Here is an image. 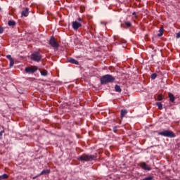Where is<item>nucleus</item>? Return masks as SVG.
<instances>
[{"mask_svg":"<svg viewBox=\"0 0 180 180\" xmlns=\"http://www.w3.org/2000/svg\"><path fill=\"white\" fill-rule=\"evenodd\" d=\"M168 96L169 98L170 102H172V103H174V102H175V96H174V94H172V93H169Z\"/></svg>","mask_w":180,"mask_h":180,"instance_id":"9d476101","label":"nucleus"},{"mask_svg":"<svg viewBox=\"0 0 180 180\" xmlns=\"http://www.w3.org/2000/svg\"><path fill=\"white\" fill-rule=\"evenodd\" d=\"M4 133H5V130H2L0 131V140L2 139V134H4Z\"/></svg>","mask_w":180,"mask_h":180,"instance_id":"b1692460","label":"nucleus"},{"mask_svg":"<svg viewBox=\"0 0 180 180\" xmlns=\"http://www.w3.org/2000/svg\"><path fill=\"white\" fill-rule=\"evenodd\" d=\"M8 178H9V176L6 174H4L0 176V180L8 179Z\"/></svg>","mask_w":180,"mask_h":180,"instance_id":"dca6fc26","label":"nucleus"},{"mask_svg":"<svg viewBox=\"0 0 180 180\" xmlns=\"http://www.w3.org/2000/svg\"><path fill=\"white\" fill-rule=\"evenodd\" d=\"M6 58H8V60H10L13 59L11 55H7Z\"/></svg>","mask_w":180,"mask_h":180,"instance_id":"a878e982","label":"nucleus"},{"mask_svg":"<svg viewBox=\"0 0 180 180\" xmlns=\"http://www.w3.org/2000/svg\"><path fill=\"white\" fill-rule=\"evenodd\" d=\"M156 106H158L160 110H162V104L160 102L156 103Z\"/></svg>","mask_w":180,"mask_h":180,"instance_id":"6ab92c4d","label":"nucleus"},{"mask_svg":"<svg viewBox=\"0 0 180 180\" xmlns=\"http://www.w3.org/2000/svg\"><path fill=\"white\" fill-rule=\"evenodd\" d=\"M69 63H71L72 64H75L76 65H78L79 64V62L72 58H70L69 59Z\"/></svg>","mask_w":180,"mask_h":180,"instance_id":"9b49d317","label":"nucleus"},{"mask_svg":"<svg viewBox=\"0 0 180 180\" xmlns=\"http://www.w3.org/2000/svg\"><path fill=\"white\" fill-rule=\"evenodd\" d=\"M8 25V26H16V22L14 20H9Z\"/></svg>","mask_w":180,"mask_h":180,"instance_id":"f3484780","label":"nucleus"},{"mask_svg":"<svg viewBox=\"0 0 180 180\" xmlns=\"http://www.w3.org/2000/svg\"><path fill=\"white\" fill-rule=\"evenodd\" d=\"M46 174H50V170L49 169H46V170H43L39 175H38V176H41V175H46Z\"/></svg>","mask_w":180,"mask_h":180,"instance_id":"ddd939ff","label":"nucleus"},{"mask_svg":"<svg viewBox=\"0 0 180 180\" xmlns=\"http://www.w3.org/2000/svg\"><path fill=\"white\" fill-rule=\"evenodd\" d=\"M49 44H50V46H51V47L55 49H58V47H60V45L58 44L57 40H56V38H54V37H51Z\"/></svg>","mask_w":180,"mask_h":180,"instance_id":"423d86ee","label":"nucleus"},{"mask_svg":"<svg viewBox=\"0 0 180 180\" xmlns=\"http://www.w3.org/2000/svg\"><path fill=\"white\" fill-rule=\"evenodd\" d=\"M160 33L158 34V37H161L164 34V28L161 27L159 30Z\"/></svg>","mask_w":180,"mask_h":180,"instance_id":"a211bd4d","label":"nucleus"},{"mask_svg":"<svg viewBox=\"0 0 180 180\" xmlns=\"http://www.w3.org/2000/svg\"><path fill=\"white\" fill-rule=\"evenodd\" d=\"M139 166L142 169H144L145 171H151V167L150 165H147L145 162H141L139 163Z\"/></svg>","mask_w":180,"mask_h":180,"instance_id":"6e6552de","label":"nucleus"},{"mask_svg":"<svg viewBox=\"0 0 180 180\" xmlns=\"http://www.w3.org/2000/svg\"><path fill=\"white\" fill-rule=\"evenodd\" d=\"M72 27L73 30H78L80 27H82V24L78 21L72 22Z\"/></svg>","mask_w":180,"mask_h":180,"instance_id":"0eeeda50","label":"nucleus"},{"mask_svg":"<svg viewBox=\"0 0 180 180\" xmlns=\"http://www.w3.org/2000/svg\"><path fill=\"white\" fill-rule=\"evenodd\" d=\"M124 25L127 26V27H131V22H130L125 21Z\"/></svg>","mask_w":180,"mask_h":180,"instance_id":"aec40b11","label":"nucleus"},{"mask_svg":"<svg viewBox=\"0 0 180 180\" xmlns=\"http://www.w3.org/2000/svg\"><path fill=\"white\" fill-rule=\"evenodd\" d=\"M127 115V110H121V119H123V117H124V116H126Z\"/></svg>","mask_w":180,"mask_h":180,"instance_id":"4468645a","label":"nucleus"},{"mask_svg":"<svg viewBox=\"0 0 180 180\" xmlns=\"http://www.w3.org/2000/svg\"><path fill=\"white\" fill-rule=\"evenodd\" d=\"M77 20H78L79 22H82V18H77Z\"/></svg>","mask_w":180,"mask_h":180,"instance_id":"c756f323","label":"nucleus"},{"mask_svg":"<svg viewBox=\"0 0 180 180\" xmlns=\"http://www.w3.org/2000/svg\"><path fill=\"white\" fill-rule=\"evenodd\" d=\"M77 160L78 161H82V162L95 161V160H96V156L94 155L83 154L78 156Z\"/></svg>","mask_w":180,"mask_h":180,"instance_id":"f257e3e1","label":"nucleus"},{"mask_svg":"<svg viewBox=\"0 0 180 180\" xmlns=\"http://www.w3.org/2000/svg\"><path fill=\"white\" fill-rule=\"evenodd\" d=\"M157 78V73H153L151 75V79H155Z\"/></svg>","mask_w":180,"mask_h":180,"instance_id":"4be33fe9","label":"nucleus"},{"mask_svg":"<svg viewBox=\"0 0 180 180\" xmlns=\"http://www.w3.org/2000/svg\"><path fill=\"white\" fill-rule=\"evenodd\" d=\"M40 73L42 77H47L49 75V72L46 70H40Z\"/></svg>","mask_w":180,"mask_h":180,"instance_id":"f8f14e48","label":"nucleus"},{"mask_svg":"<svg viewBox=\"0 0 180 180\" xmlns=\"http://www.w3.org/2000/svg\"><path fill=\"white\" fill-rule=\"evenodd\" d=\"M21 16H24L25 18L29 16V8H25V10L21 12Z\"/></svg>","mask_w":180,"mask_h":180,"instance_id":"1a4fd4ad","label":"nucleus"},{"mask_svg":"<svg viewBox=\"0 0 180 180\" xmlns=\"http://www.w3.org/2000/svg\"><path fill=\"white\" fill-rule=\"evenodd\" d=\"M37 70H39V67L36 65H32L25 68V71L27 74H34V72H36Z\"/></svg>","mask_w":180,"mask_h":180,"instance_id":"39448f33","label":"nucleus"},{"mask_svg":"<svg viewBox=\"0 0 180 180\" xmlns=\"http://www.w3.org/2000/svg\"><path fill=\"white\" fill-rule=\"evenodd\" d=\"M133 16H134L135 18H139V15H137V14L136 13V12H134L132 13Z\"/></svg>","mask_w":180,"mask_h":180,"instance_id":"cd10ccee","label":"nucleus"},{"mask_svg":"<svg viewBox=\"0 0 180 180\" xmlns=\"http://www.w3.org/2000/svg\"><path fill=\"white\" fill-rule=\"evenodd\" d=\"M158 136H162V137H169V139H174L176 137L175 133L171 130H165L162 131L158 132Z\"/></svg>","mask_w":180,"mask_h":180,"instance_id":"7ed1b4c3","label":"nucleus"},{"mask_svg":"<svg viewBox=\"0 0 180 180\" xmlns=\"http://www.w3.org/2000/svg\"><path fill=\"white\" fill-rule=\"evenodd\" d=\"M112 130H113L114 133H117V126L114 127L112 128Z\"/></svg>","mask_w":180,"mask_h":180,"instance_id":"393cba45","label":"nucleus"},{"mask_svg":"<svg viewBox=\"0 0 180 180\" xmlns=\"http://www.w3.org/2000/svg\"><path fill=\"white\" fill-rule=\"evenodd\" d=\"M13 64H15V60L13 59L10 60V67H13Z\"/></svg>","mask_w":180,"mask_h":180,"instance_id":"5701e85b","label":"nucleus"},{"mask_svg":"<svg viewBox=\"0 0 180 180\" xmlns=\"http://www.w3.org/2000/svg\"><path fill=\"white\" fill-rule=\"evenodd\" d=\"M124 27V29H127V27Z\"/></svg>","mask_w":180,"mask_h":180,"instance_id":"7c9ffc66","label":"nucleus"},{"mask_svg":"<svg viewBox=\"0 0 180 180\" xmlns=\"http://www.w3.org/2000/svg\"><path fill=\"white\" fill-rule=\"evenodd\" d=\"M158 101H162V99H164V96H162V94H159L158 96Z\"/></svg>","mask_w":180,"mask_h":180,"instance_id":"412c9836","label":"nucleus"},{"mask_svg":"<svg viewBox=\"0 0 180 180\" xmlns=\"http://www.w3.org/2000/svg\"><path fill=\"white\" fill-rule=\"evenodd\" d=\"M115 92H119V93L122 92V88H120V86L117 84L115 86Z\"/></svg>","mask_w":180,"mask_h":180,"instance_id":"2eb2a0df","label":"nucleus"},{"mask_svg":"<svg viewBox=\"0 0 180 180\" xmlns=\"http://www.w3.org/2000/svg\"><path fill=\"white\" fill-rule=\"evenodd\" d=\"M116 79L115 77L112 76L111 75H105L101 77V83L103 85H106V84H110L112 82H115Z\"/></svg>","mask_w":180,"mask_h":180,"instance_id":"f03ea898","label":"nucleus"},{"mask_svg":"<svg viewBox=\"0 0 180 180\" xmlns=\"http://www.w3.org/2000/svg\"><path fill=\"white\" fill-rule=\"evenodd\" d=\"M0 11H1V7H0Z\"/></svg>","mask_w":180,"mask_h":180,"instance_id":"2f4dec72","label":"nucleus"},{"mask_svg":"<svg viewBox=\"0 0 180 180\" xmlns=\"http://www.w3.org/2000/svg\"><path fill=\"white\" fill-rule=\"evenodd\" d=\"M2 33H4V27L0 26V34H2Z\"/></svg>","mask_w":180,"mask_h":180,"instance_id":"bb28decb","label":"nucleus"},{"mask_svg":"<svg viewBox=\"0 0 180 180\" xmlns=\"http://www.w3.org/2000/svg\"><path fill=\"white\" fill-rule=\"evenodd\" d=\"M41 54H40V52L39 51H35L32 53L30 56V59L32 61H36L37 63H39V61H41Z\"/></svg>","mask_w":180,"mask_h":180,"instance_id":"20e7f679","label":"nucleus"},{"mask_svg":"<svg viewBox=\"0 0 180 180\" xmlns=\"http://www.w3.org/2000/svg\"><path fill=\"white\" fill-rule=\"evenodd\" d=\"M179 37H180V32H178L176 34V39H179Z\"/></svg>","mask_w":180,"mask_h":180,"instance_id":"c85d7f7f","label":"nucleus"}]
</instances>
